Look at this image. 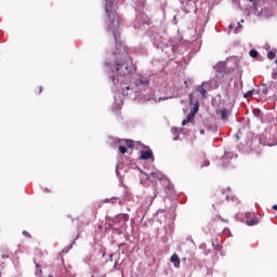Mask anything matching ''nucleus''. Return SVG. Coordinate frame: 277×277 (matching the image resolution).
Wrapping results in <instances>:
<instances>
[{
	"mask_svg": "<svg viewBox=\"0 0 277 277\" xmlns=\"http://www.w3.org/2000/svg\"><path fill=\"white\" fill-rule=\"evenodd\" d=\"M275 62H276V64H277V58H276V61H275Z\"/></svg>",
	"mask_w": 277,
	"mask_h": 277,
	"instance_id": "42",
	"label": "nucleus"
},
{
	"mask_svg": "<svg viewBox=\"0 0 277 277\" xmlns=\"http://www.w3.org/2000/svg\"><path fill=\"white\" fill-rule=\"evenodd\" d=\"M63 252H68V250L67 249H63Z\"/></svg>",
	"mask_w": 277,
	"mask_h": 277,
	"instance_id": "36",
	"label": "nucleus"
},
{
	"mask_svg": "<svg viewBox=\"0 0 277 277\" xmlns=\"http://www.w3.org/2000/svg\"><path fill=\"white\" fill-rule=\"evenodd\" d=\"M220 115H221L222 120H226L228 118V109H226V108L221 109Z\"/></svg>",
	"mask_w": 277,
	"mask_h": 277,
	"instance_id": "13",
	"label": "nucleus"
},
{
	"mask_svg": "<svg viewBox=\"0 0 277 277\" xmlns=\"http://www.w3.org/2000/svg\"><path fill=\"white\" fill-rule=\"evenodd\" d=\"M105 12L108 17V31H111L114 35L117 47V51L114 52V55L119 57V60H124L129 53V49L127 45H124V43L118 40V38H120V17H118V13H116L114 0H105Z\"/></svg>",
	"mask_w": 277,
	"mask_h": 277,
	"instance_id": "2",
	"label": "nucleus"
},
{
	"mask_svg": "<svg viewBox=\"0 0 277 277\" xmlns=\"http://www.w3.org/2000/svg\"><path fill=\"white\" fill-rule=\"evenodd\" d=\"M0 277H1V274H0Z\"/></svg>",
	"mask_w": 277,
	"mask_h": 277,
	"instance_id": "43",
	"label": "nucleus"
},
{
	"mask_svg": "<svg viewBox=\"0 0 277 277\" xmlns=\"http://www.w3.org/2000/svg\"><path fill=\"white\" fill-rule=\"evenodd\" d=\"M246 224L247 226H256V224H259V219L247 220Z\"/></svg>",
	"mask_w": 277,
	"mask_h": 277,
	"instance_id": "14",
	"label": "nucleus"
},
{
	"mask_svg": "<svg viewBox=\"0 0 277 277\" xmlns=\"http://www.w3.org/2000/svg\"><path fill=\"white\" fill-rule=\"evenodd\" d=\"M184 84L186 85V88H189V85H187V80L184 81Z\"/></svg>",
	"mask_w": 277,
	"mask_h": 277,
	"instance_id": "31",
	"label": "nucleus"
},
{
	"mask_svg": "<svg viewBox=\"0 0 277 277\" xmlns=\"http://www.w3.org/2000/svg\"><path fill=\"white\" fill-rule=\"evenodd\" d=\"M109 261H114V253L109 255Z\"/></svg>",
	"mask_w": 277,
	"mask_h": 277,
	"instance_id": "29",
	"label": "nucleus"
},
{
	"mask_svg": "<svg viewBox=\"0 0 277 277\" xmlns=\"http://www.w3.org/2000/svg\"><path fill=\"white\" fill-rule=\"evenodd\" d=\"M36 267H40L38 264H36Z\"/></svg>",
	"mask_w": 277,
	"mask_h": 277,
	"instance_id": "40",
	"label": "nucleus"
},
{
	"mask_svg": "<svg viewBox=\"0 0 277 277\" xmlns=\"http://www.w3.org/2000/svg\"><path fill=\"white\" fill-rule=\"evenodd\" d=\"M116 267H118V262L115 263L114 269H116Z\"/></svg>",
	"mask_w": 277,
	"mask_h": 277,
	"instance_id": "30",
	"label": "nucleus"
},
{
	"mask_svg": "<svg viewBox=\"0 0 277 277\" xmlns=\"http://www.w3.org/2000/svg\"><path fill=\"white\" fill-rule=\"evenodd\" d=\"M202 85H206L207 90H217V88H220V83L216 79L202 82Z\"/></svg>",
	"mask_w": 277,
	"mask_h": 277,
	"instance_id": "7",
	"label": "nucleus"
},
{
	"mask_svg": "<svg viewBox=\"0 0 277 277\" xmlns=\"http://www.w3.org/2000/svg\"><path fill=\"white\" fill-rule=\"evenodd\" d=\"M48 277H53V275H50V276H48Z\"/></svg>",
	"mask_w": 277,
	"mask_h": 277,
	"instance_id": "41",
	"label": "nucleus"
},
{
	"mask_svg": "<svg viewBox=\"0 0 277 277\" xmlns=\"http://www.w3.org/2000/svg\"><path fill=\"white\" fill-rule=\"evenodd\" d=\"M116 224H121V222L124 224V222H129V214H118L113 220Z\"/></svg>",
	"mask_w": 277,
	"mask_h": 277,
	"instance_id": "9",
	"label": "nucleus"
},
{
	"mask_svg": "<svg viewBox=\"0 0 277 277\" xmlns=\"http://www.w3.org/2000/svg\"><path fill=\"white\" fill-rule=\"evenodd\" d=\"M200 133H201V135H203V133H205V130H200Z\"/></svg>",
	"mask_w": 277,
	"mask_h": 277,
	"instance_id": "35",
	"label": "nucleus"
},
{
	"mask_svg": "<svg viewBox=\"0 0 277 277\" xmlns=\"http://www.w3.org/2000/svg\"><path fill=\"white\" fill-rule=\"evenodd\" d=\"M2 259H8V256L6 255H2Z\"/></svg>",
	"mask_w": 277,
	"mask_h": 277,
	"instance_id": "37",
	"label": "nucleus"
},
{
	"mask_svg": "<svg viewBox=\"0 0 277 277\" xmlns=\"http://www.w3.org/2000/svg\"><path fill=\"white\" fill-rule=\"evenodd\" d=\"M254 94V90L248 91L247 93L243 94V98H250Z\"/></svg>",
	"mask_w": 277,
	"mask_h": 277,
	"instance_id": "17",
	"label": "nucleus"
},
{
	"mask_svg": "<svg viewBox=\"0 0 277 277\" xmlns=\"http://www.w3.org/2000/svg\"><path fill=\"white\" fill-rule=\"evenodd\" d=\"M187 122H189L187 119H184L183 121H182V127H185V124H187Z\"/></svg>",
	"mask_w": 277,
	"mask_h": 277,
	"instance_id": "27",
	"label": "nucleus"
},
{
	"mask_svg": "<svg viewBox=\"0 0 277 277\" xmlns=\"http://www.w3.org/2000/svg\"><path fill=\"white\" fill-rule=\"evenodd\" d=\"M230 157H233V155L230 153H226L222 158L221 161L223 163L224 167H226V164L229 163L228 159H230Z\"/></svg>",
	"mask_w": 277,
	"mask_h": 277,
	"instance_id": "12",
	"label": "nucleus"
},
{
	"mask_svg": "<svg viewBox=\"0 0 277 277\" xmlns=\"http://www.w3.org/2000/svg\"><path fill=\"white\" fill-rule=\"evenodd\" d=\"M153 198H157V194H155Z\"/></svg>",
	"mask_w": 277,
	"mask_h": 277,
	"instance_id": "38",
	"label": "nucleus"
},
{
	"mask_svg": "<svg viewBox=\"0 0 277 277\" xmlns=\"http://www.w3.org/2000/svg\"><path fill=\"white\" fill-rule=\"evenodd\" d=\"M148 101H153L154 103H159L160 101H163V97H159L157 100V97H149Z\"/></svg>",
	"mask_w": 277,
	"mask_h": 277,
	"instance_id": "20",
	"label": "nucleus"
},
{
	"mask_svg": "<svg viewBox=\"0 0 277 277\" xmlns=\"http://www.w3.org/2000/svg\"><path fill=\"white\" fill-rule=\"evenodd\" d=\"M209 163H210L209 160H206V161H205V164H202L201 167H202V168H207V167H209Z\"/></svg>",
	"mask_w": 277,
	"mask_h": 277,
	"instance_id": "26",
	"label": "nucleus"
},
{
	"mask_svg": "<svg viewBox=\"0 0 277 277\" xmlns=\"http://www.w3.org/2000/svg\"><path fill=\"white\" fill-rule=\"evenodd\" d=\"M189 105H194L193 109L190 110L193 114L197 115L198 109H200V104L198 103V98H194V93L188 95Z\"/></svg>",
	"mask_w": 277,
	"mask_h": 277,
	"instance_id": "6",
	"label": "nucleus"
},
{
	"mask_svg": "<svg viewBox=\"0 0 277 277\" xmlns=\"http://www.w3.org/2000/svg\"><path fill=\"white\" fill-rule=\"evenodd\" d=\"M250 2L253 3L252 10L255 11V16H272V11H265L263 6H261V2H259V0H250Z\"/></svg>",
	"mask_w": 277,
	"mask_h": 277,
	"instance_id": "3",
	"label": "nucleus"
},
{
	"mask_svg": "<svg viewBox=\"0 0 277 277\" xmlns=\"http://www.w3.org/2000/svg\"><path fill=\"white\" fill-rule=\"evenodd\" d=\"M228 29H235V25L230 24V25L228 26Z\"/></svg>",
	"mask_w": 277,
	"mask_h": 277,
	"instance_id": "28",
	"label": "nucleus"
},
{
	"mask_svg": "<svg viewBox=\"0 0 277 277\" xmlns=\"http://www.w3.org/2000/svg\"><path fill=\"white\" fill-rule=\"evenodd\" d=\"M267 57H268V60H274V57H276V53L268 51Z\"/></svg>",
	"mask_w": 277,
	"mask_h": 277,
	"instance_id": "19",
	"label": "nucleus"
},
{
	"mask_svg": "<svg viewBox=\"0 0 277 277\" xmlns=\"http://www.w3.org/2000/svg\"><path fill=\"white\" fill-rule=\"evenodd\" d=\"M41 92H42V87H40V89H39V93L41 94Z\"/></svg>",
	"mask_w": 277,
	"mask_h": 277,
	"instance_id": "34",
	"label": "nucleus"
},
{
	"mask_svg": "<svg viewBox=\"0 0 277 277\" xmlns=\"http://www.w3.org/2000/svg\"><path fill=\"white\" fill-rule=\"evenodd\" d=\"M173 140H174V141L179 140V135L174 136Z\"/></svg>",
	"mask_w": 277,
	"mask_h": 277,
	"instance_id": "32",
	"label": "nucleus"
},
{
	"mask_svg": "<svg viewBox=\"0 0 277 277\" xmlns=\"http://www.w3.org/2000/svg\"><path fill=\"white\" fill-rule=\"evenodd\" d=\"M249 55L251 57H259V52L256 50H250Z\"/></svg>",
	"mask_w": 277,
	"mask_h": 277,
	"instance_id": "16",
	"label": "nucleus"
},
{
	"mask_svg": "<svg viewBox=\"0 0 277 277\" xmlns=\"http://www.w3.org/2000/svg\"><path fill=\"white\" fill-rule=\"evenodd\" d=\"M23 235H24L25 237H31V235H29V232H27V230H24V232H23Z\"/></svg>",
	"mask_w": 277,
	"mask_h": 277,
	"instance_id": "25",
	"label": "nucleus"
},
{
	"mask_svg": "<svg viewBox=\"0 0 277 277\" xmlns=\"http://www.w3.org/2000/svg\"><path fill=\"white\" fill-rule=\"evenodd\" d=\"M171 132H172L174 135H179V128H172V129H171Z\"/></svg>",
	"mask_w": 277,
	"mask_h": 277,
	"instance_id": "22",
	"label": "nucleus"
},
{
	"mask_svg": "<svg viewBox=\"0 0 277 277\" xmlns=\"http://www.w3.org/2000/svg\"><path fill=\"white\" fill-rule=\"evenodd\" d=\"M150 176L151 179H155V181H161L168 189H172V186H170V180H168L166 175L161 174V172L154 171L150 173Z\"/></svg>",
	"mask_w": 277,
	"mask_h": 277,
	"instance_id": "4",
	"label": "nucleus"
},
{
	"mask_svg": "<svg viewBox=\"0 0 277 277\" xmlns=\"http://www.w3.org/2000/svg\"><path fill=\"white\" fill-rule=\"evenodd\" d=\"M36 276H37V277H42V268H39V269L36 272Z\"/></svg>",
	"mask_w": 277,
	"mask_h": 277,
	"instance_id": "24",
	"label": "nucleus"
},
{
	"mask_svg": "<svg viewBox=\"0 0 277 277\" xmlns=\"http://www.w3.org/2000/svg\"><path fill=\"white\" fill-rule=\"evenodd\" d=\"M239 28H241V24L237 23V27L234 29V34H237L239 31Z\"/></svg>",
	"mask_w": 277,
	"mask_h": 277,
	"instance_id": "23",
	"label": "nucleus"
},
{
	"mask_svg": "<svg viewBox=\"0 0 277 277\" xmlns=\"http://www.w3.org/2000/svg\"><path fill=\"white\" fill-rule=\"evenodd\" d=\"M140 159H143V160L153 159V161H155V156H153V150H150V149L141 150Z\"/></svg>",
	"mask_w": 277,
	"mask_h": 277,
	"instance_id": "8",
	"label": "nucleus"
},
{
	"mask_svg": "<svg viewBox=\"0 0 277 277\" xmlns=\"http://www.w3.org/2000/svg\"><path fill=\"white\" fill-rule=\"evenodd\" d=\"M124 143L128 146V148H133V146H134L133 141H131V140H126Z\"/></svg>",
	"mask_w": 277,
	"mask_h": 277,
	"instance_id": "18",
	"label": "nucleus"
},
{
	"mask_svg": "<svg viewBox=\"0 0 277 277\" xmlns=\"http://www.w3.org/2000/svg\"><path fill=\"white\" fill-rule=\"evenodd\" d=\"M119 151L121 153V155H124V153H127V147L120 145L119 146Z\"/></svg>",
	"mask_w": 277,
	"mask_h": 277,
	"instance_id": "21",
	"label": "nucleus"
},
{
	"mask_svg": "<svg viewBox=\"0 0 277 277\" xmlns=\"http://www.w3.org/2000/svg\"><path fill=\"white\" fill-rule=\"evenodd\" d=\"M194 118H196V114L193 113V111H190V113L187 115L186 120H187L188 122H192V120H194Z\"/></svg>",
	"mask_w": 277,
	"mask_h": 277,
	"instance_id": "15",
	"label": "nucleus"
},
{
	"mask_svg": "<svg viewBox=\"0 0 277 277\" xmlns=\"http://www.w3.org/2000/svg\"><path fill=\"white\" fill-rule=\"evenodd\" d=\"M150 40L156 49H163V38L159 34L150 36Z\"/></svg>",
	"mask_w": 277,
	"mask_h": 277,
	"instance_id": "5",
	"label": "nucleus"
},
{
	"mask_svg": "<svg viewBox=\"0 0 277 277\" xmlns=\"http://www.w3.org/2000/svg\"><path fill=\"white\" fill-rule=\"evenodd\" d=\"M145 177H146V179H148V175H147V174H145Z\"/></svg>",
	"mask_w": 277,
	"mask_h": 277,
	"instance_id": "39",
	"label": "nucleus"
},
{
	"mask_svg": "<svg viewBox=\"0 0 277 277\" xmlns=\"http://www.w3.org/2000/svg\"><path fill=\"white\" fill-rule=\"evenodd\" d=\"M135 65H133V63H123L119 60H116L115 66L111 67L113 76L110 79L114 85H119L123 96L129 95L124 90H133L135 87L138 91H144L148 90V85H150L148 78L140 74H135Z\"/></svg>",
	"mask_w": 277,
	"mask_h": 277,
	"instance_id": "1",
	"label": "nucleus"
},
{
	"mask_svg": "<svg viewBox=\"0 0 277 277\" xmlns=\"http://www.w3.org/2000/svg\"><path fill=\"white\" fill-rule=\"evenodd\" d=\"M273 209H274L275 211H277V206H273Z\"/></svg>",
	"mask_w": 277,
	"mask_h": 277,
	"instance_id": "33",
	"label": "nucleus"
},
{
	"mask_svg": "<svg viewBox=\"0 0 277 277\" xmlns=\"http://www.w3.org/2000/svg\"><path fill=\"white\" fill-rule=\"evenodd\" d=\"M170 261L171 263H174V267L176 268L181 267V258H179L176 254H173Z\"/></svg>",
	"mask_w": 277,
	"mask_h": 277,
	"instance_id": "11",
	"label": "nucleus"
},
{
	"mask_svg": "<svg viewBox=\"0 0 277 277\" xmlns=\"http://www.w3.org/2000/svg\"><path fill=\"white\" fill-rule=\"evenodd\" d=\"M207 85H202V83L200 85H198L195 90V92H198L199 94H201V98H206L207 97Z\"/></svg>",
	"mask_w": 277,
	"mask_h": 277,
	"instance_id": "10",
	"label": "nucleus"
}]
</instances>
